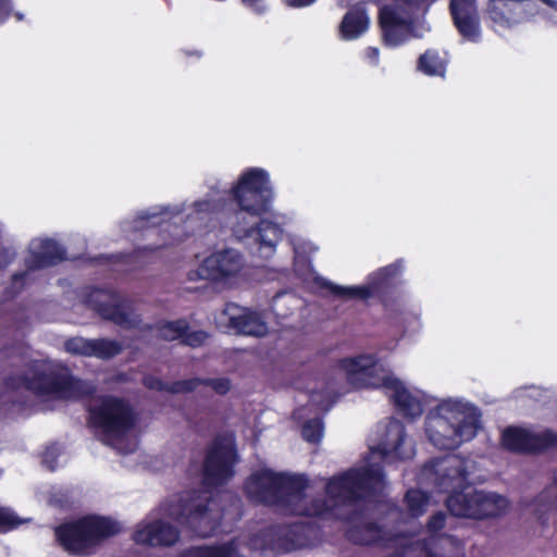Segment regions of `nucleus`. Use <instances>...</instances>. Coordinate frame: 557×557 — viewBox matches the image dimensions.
<instances>
[{
  "label": "nucleus",
  "instance_id": "a211bd4d",
  "mask_svg": "<svg viewBox=\"0 0 557 557\" xmlns=\"http://www.w3.org/2000/svg\"><path fill=\"white\" fill-rule=\"evenodd\" d=\"M65 257L64 249L53 239L49 238H35L29 243L28 256L25 259L26 271L21 274H15L12 277V287L15 288L14 293H10L8 298L14 296L20 292L24 281L29 273L35 270L44 269L58 263Z\"/></svg>",
  "mask_w": 557,
  "mask_h": 557
},
{
  "label": "nucleus",
  "instance_id": "9b49d317",
  "mask_svg": "<svg viewBox=\"0 0 557 557\" xmlns=\"http://www.w3.org/2000/svg\"><path fill=\"white\" fill-rule=\"evenodd\" d=\"M394 4L385 5L380 11V24L384 41L396 47L409 38L420 37L414 26V16L435 0H393Z\"/></svg>",
  "mask_w": 557,
  "mask_h": 557
},
{
  "label": "nucleus",
  "instance_id": "473e14b6",
  "mask_svg": "<svg viewBox=\"0 0 557 557\" xmlns=\"http://www.w3.org/2000/svg\"><path fill=\"white\" fill-rule=\"evenodd\" d=\"M64 348L72 355L91 357L92 339L73 337L64 343Z\"/></svg>",
  "mask_w": 557,
  "mask_h": 557
},
{
  "label": "nucleus",
  "instance_id": "37998d69",
  "mask_svg": "<svg viewBox=\"0 0 557 557\" xmlns=\"http://www.w3.org/2000/svg\"><path fill=\"white\" fill-rule=\"evenodd\" d=\"M140 252H141V250L139 249V250H137L133 256H129V255H120V256H116L115 258H116V259H119V260H120V259H123V260H125L126 262H129V260H131V259L133 260V259H137V258H139Z\"/></svg>",
  "mask_w": 557,
  "mask_h": 557
},
{
  "label": "nucleus",
  "instance_id": "a878e982",
  "mask_svg": "<svg viewBox=\"0 0 557 557\" xmlns=\"http://www.w3.org/2000/svg\"><path fill=\"white\" fill-rule=\"evenodd\" d=\"M521 0H491L488 4V15L494 24L509 27L520 21L517 9L520 8Z\"/></svg>",
  "mask_w": 557,
  "mask_h": 557
},
{
  "label": "nucleus",
  "instance_id": "6ab92c4d",
  "mask_svg": "<svg viewBox=\"0 0 557 557\" xmlns=\"http://www.w3.org/2000/svg\"><path fill=\"white\" fill-rule=\"evenodd\" d=\"M216 323L244 335L260 337L268 333V324L261 312L236 304H227L216 318Z\"/></svg>",
  "mask_w": 557,
  "mask_h": 557
},
{
  "label": "nucleus",
  "instance_id": "ddd939ff",
  "mask_svg": "<svg viewBox=\"0 0 557 557\" xmlns=\"http://www.w3.org/2000/svg\"><path fill=\"white\" fill-rule=\"evenodd\" d=\"M79 297L84 304L97 311L103 319L112 321L116 325L132 329L139 323V318L135 313L132 302L122 299L111 290L85 288L81 292Z\"/></svg>",
  "mask_w": 557,
  "mask_h": 557
},
{
  "label": "nucleus",
  "instance_id": "72a5a7b5",
  "mask_svg": "<svg viewBox=\"0 0 557 557\" xmlns=\"http://www.w3.org/2000/svg\"><path fill=\"white\" fill-rule=\"evenodd\" d=\"M28 519H21L11 508L0 506V532L10 531Z\"/></svg>",
  "mask_w": 557,
  "mask_h": 557
},
{
  "label": "nucleus",
  "instance_id": "f03ea898",
  "mask_svg": "<svg viewBox=\"0 0 557 557\" xmlns=\"http://www.w3.org/2000/svg\"><path fill=\"white\" fill-rule=\"evenodd\" d=\"M239 511V499L231 493L216 497L209 491L175 495L137 525L133 539L137 544L149 546L174 545L180 534L166 519L178 521L198 536H210L218 531H228L222 527V520L234 521Z\"/></svg>",
  "mask_w": 557,
  "mask_h": 557
},
{
  "label": "nucleus",
  "instance_id": "6e6552de",
  "mask_svg": "<svg viewBox=\"0 0 557 557\" xmlns=\"http://www.w3.org/2000/svg\"><path fill=\"white\" fill-rule=\"evenodd\" d=\"M11 385L55 399H75L95 391L92 384L74 379L69 369L46 362H35L26 376Z\"/></svg>",
  "mask_w": 557,
  "mask_h": 557
},
{
  "label": "nucleus",
  "instance_id": "2f4dec72",
  "mask_svg": "<svg viewBox=\"0 0 557 557\" xmlns=\"http://www.w3.org/2000/svg\"><path fill=\"white\" fill-rule=\"evenodd\" d=\"M123 346L120 342L108 338L92 339L91 357L110 359L121 354Z\"/></svg>",
  "mask_w": 557,
  "mask_h": 557
},
{
  "label": "nucleus",
  "instance_id": "bb28decb",
  "mask_svg": "<svg viewBox=\"0 0 557 557\" xmlns=\"http://www.w3.org/2000/svg\"><path fill=\"white\" fill-rule=\"evenodd\" d=\"M369 17L361 8L348 11L339 25V35L345 40H354L367 32Z\"/></svg>",
  "mask_w": 557,
  "mask_h": 557
},
{
  "label": "nucleus",
  "instance_id": "423d86ee",
  "mask_svg": "<svg viewBox=\"0 0 557 557\" xmlns=\"http://www.w3.org/2000/svg\"><path fill=\"white\" fill-rule=\"evenodd\" d=\"M481 426L476 407L459 398L442 399L425 417V434L440 449H454L473 440Z\"/></svg>",
  "mask_w": 557,
  "mask_h": 557
},
{
  "label": "nucleus",
  "instance_id": "f3484780",
  "mask_svg": "<svg viewBox=\"0 0 557 557\" xmlns=\"http://www.w3.org/2000/svg\"><path fill=\"white\" fill-rule=\"evenodd\" d=\"M401 264L393 263L381 268L369 275L366 284L360 286H341L325 278H319L318 282L322 287L327 288L333 295L343 298L368 299L377 295L381 290L389 286L393 278L400 272Z\"/></svg>",
  "mask_w": 557,
  "mask_h": 557
},
{
  "label": "nucleus",
  "instance_id": "393cba45",
  "mask_svg": "<svg viewBox=\"0 0 557 557\" xmlns=\"http://www.w3.org/2000/svg\"><path fill=\"white\" fill-rule=\"evenodd\" d=\"M335 396L333 391H327L325 396H322L320 393L311 394L310 400L317 407V412L313 418L306 420L302 424L301 434L307 442L318 443L322 438L323 423L318 413L326 412L334 403Z\"/></svg>",
  "mask_w": 557,
  "mask_h": 557
},
{
  "label": "nucleus",
  "instance_id": "4468645a",
  "mask_svg": "<svg viewBox=\"0 0 557 557\" xmlns=\"http://www.w3.org/2000/svg\"><path fill=\"white\" fill-rule=\"evenodd\" d=\"M309 532L308 527L298 523L270 527L255 534L248 546L255 550L285 553L307 546Z\"/></svg>",
  "mask_w": 557,
  "mask_h": 557
},
{
  "label": "nucleus",
  "instance_id": "58836bf2",
  "mask_svg": "<svg viewBox=\"0 0 557 557\" xmlns=\"http://www.w3.org/2000/svg\"><path fill=\"white\" fill-rule=\"evenodd\" d=\"M11 11V4L9 0H0V24L3 23Z\"/></svg>",
  "mask_w": 557,
  "mask_h": 557
},
{
  "label": "nucleus",
  "instance_id": "9d476101",
  "mask_svg": "<svg viewBox=\"0 0 557 557\" xmlns=\"http://www.w3.org/2000/svg\"><path fill=\"white\" fill-rule=\"evenodd\" d=\"M121 531V525L109 518L85 517L55 529L60 545L70 554L88 555L103 539Z\"/></svg>",
  "mask_w": 557,
  "mask_h": 557
},
{
  "label": "nucleus",
  "instance_id": "79ce46f5",
  "mask_svg": "<svg viewBox=\"0 0 557 557\" xmlns=\"http://www.w3.org/2000/svg\"><path fill=\"white\" fill-rule=\"evenodd\" d=\"M309 410H310V408H309V407H304V408H299V409H297V410L295 411V413H294L295 419H297V420H299V421H300V420H302V419L305 418V416H306L307 411H309Z\"/></svg>",
  "mask_w": 557,
  "mask_h": 557
},
{
  "label": "nucleus",
  "instance_id": "5701e85b",
  "mask_svg": "<svg viewBox=\"0 0 557 557\" xmlns=\"http://www.w3.org/2000/svg\"><path fill=\"white\" fill-rule=\"evenodd\" d=\"M406 511L401 510L397 506H389L387 509L388 519L393 520L396 528L400 529L401 524H407L410 519L422 516L429 505L430 497L421 490H409L404 498Z\"/></svg>",
  "mask_w": 557,
  "mask_h": 557
},
{
  "label": "nucleus",
  "instance_id": "a19ab883",
  "mask_svg": "<svg viewBox=\"0 0 557 557\" xmlns=\"http://www.w3.org/2000/svg\"><path fill=\"white\" fill-rule=\"evenodd\" d=\"M287 7L304 8L312 4L315 0H283Z\"/></svg>",
  "mask_w": 557,
  "mask_h": 557
},
{
  "label": "nucleus",
  "instance_id": "2eb2a0df",
  "mask_svg": "<svg viewBox=\"0 0 557 557\" xmlns=\"http://www.w3.org/2000/svg\"><path fill=\"white\" fill-rule=\"evenodd\" d=\"M236 460L234 436L228 434L216 438L206 458L203 483L207 486H216L226 482L234 473L233 466Z\"/></svg>",
  "mask_w": 557,
  "mask_h": 557
},
{
  "label": "nucleus",
  "instance_id": "c03bdc74",
  "mask_svg": "<svg viewBox=\"0 0 557 557\" xmlns=\"http://www.w3.org/2000/svg\"><path fill=\"white\" fill-rule=\"evenodd\" d=\"M542 1L557 11V0H542Z\"/></svg>",
  "mask_w": 557,
  "mask_h": 557
},
{
  "label": "nucleus",
  "instance_id": "aec40b11",
  "mask_svg": "<svg viewBox=\"0 0 557 557\" xmlns=\"http://www.w3.org/2000/svg\"><path fill=\"white\" fill-rule=\"evenodd\" d=\"M504 447L518 453H536L557 444V435L548 430L509 426L502 435Z\"/></svg>",
  "mask_w": 557,
  "mask_h": 557
},
{
  "label": "nucleus",
  "instance_id": "1a4fd4ad",
  "mask_svg": "<svg viewBox=\"0 0 557 557\" xmlns=\"http://www.w3.org/2000/svg\"><path fill=\"white\" fill-rule=\"evenodd\" d=\"M446 515H433L426 524L428 536L416 539L404 532V552H396L386 557H466L465 543L456 536L441 533L445 527Z\"/></svg>",
  "mask_w": 557,
  "mask_h": 557
},
{
  "label": "nucleus",
  "instance_id": "0eeeda50",
  "mask_svg": "<svg viewBox=\"0 0 557 557\" xmlns=\"http://www.w3.org/2000/svg\"><path fill=\"white\" fill-rule=\"evenodd\" d=\"M89 420L103 443L122 454H131L137 447L133 433L136 413L122 398L101 396L94 398L89 406Z\"/></svg>",
  "mask_w": 557,
  "mask_h": 557
},
{
  "label": "nucleus",
  "instance_id": "4c0bfd02",
  "mask_svg": "<svg viewBox=\"0 0 557 557\" xmlns=\"http://www.w3.org/2000/svg\"><path fill=\"white\" fill-rule=\"evenodd\" d=\"M207 384L210 385L214 392L221 395L227 393L230 389V381L227 379L211 380L207 382Z\"/></svg>",
  "mask_w": 557,
  "mask_h": 557
},
{
  "label": "nucleus",
  "instance_id": "a18cd8bd",
  "mask_svg": "<svg viewBox=\"0 0 557 557\" xmlns=\"http://www.w3.org/2000/svg\"><path fill=\"white\" fill-rule=\"evenodd\" d=\"M15 16H16V18H17L18 21H22V20H23V14H21V13H16V14H15Z\"/></svg>",
  "mask_w": 557,
  "mask_h": 557
},
{
  "label": "nucleus",
  "instance_id": "7c9ffc66",
  "mask_svg": "<svg viewBox=\"0 0 557 557\" xmlns=\"http://www.w3.org/2000/svg\"><path fill=\"white\" fill-rule=\"evenodd\" d=\"M147 329L152 331L157 337L165 341H175L184 336L188 329V324L184 320L163 322L154 327L147 325Z\"/></svg>",
  "mask_w": 557,
  "mask_h": 557
},
{
  "label": "nucleus",
  "instance_id": "f704fd0d",
  "mask_svg": "<svg viewBox=\"0 0 557 557\" xmlns=\"http://www.w3.org/2000/svg\"><path fill=\"white\" fill-rule=\"evenodd\" d=\"M539 502L544 503L548 508L557 507V476L552 485H549L539 497Z\"/></svg>",
  "mask_w": 557,
  "mask_h": 557
},
{
  "label": "nucleus",
  "instance_id": "c756f323",
  "mask_svg": "<svg viewBox=\"0 0 557 557\" xmlns=\"http://www.w3.org/2000/svg\"><path fill=\"white\" fill-rule=\"evenodd\" d=\"M201 382L199 380H186L175 382L173 384H166L160 379L152 375H147L143 380V384L149 388L159 392H168L172 394L186 393L194 391Z\"/></svg>",
  "mask_w": 557,
  "mask_h": 557
},
{
  "label": "nucleus",
  "instance_id": "39448f33",
  "mask_svg": "<svg viewBox=\"0 0 557 557\" xmlns=\"http://www.w3.org/2000/svg\"><path fill=\"white\" fill-rule=\"evenodd\" d=\"M355 388H382L396 409L408 418L420 417L430 397L420 389L406 386L370 354L344 358L337 364Z\"/></svg>",
  "mask_w": 557,
  "mask_h": 557
},
{
  "label": "nucleus",
  "instance_id": "c85d7f7f",
  "mask_svg": "<svg viewBox=\"0 0 557 557\" xmlns=\"http://www.w3.org/2000/svg\"><path fill=\"white\" fill-rule=\"evenodd\" d=\"M448 59L445 53L430 49L420 55L418 60V70L429 76L444 77L446 73Z\"/></svg>",
  "mask_w": 557,
  "mask_h": 557
},
{
  "label": "nucleus",
  "instance_id": "f257e3e1",
  "mask_svg": "<svg viewBox=\"0 0 557 557\" xmlns=\"http://www.w3.org/2000/svg\"><path fill=\"white\" fill-rule=\"evenodd\" d=\"M308 480L301 474L277 473L269 469L250 475L245 484L247 496L255 503L275 507L289 515L318 516L345 520L349 541L393 548L391 554L404 552V531L396 528L388 512L376 524L367 517L366 508L385 488L381 467L370 465L350 469L331 478L325 485L326 499H310Z\"/></svg>",
  "mask_w": 557,
  "mask_h": 557
},
{
  "label": "nucleus",
  "instance_id": "b1692460",
  "mask_svg": "<svg viewBox=\"0 0 557 557\" xmlns=\"http://www.w3.org/2000/svg\"><path fill=\"white\" fill-rule=\"evenodd\" d=\"M226 191L212 189L206 199L194 202L190 212L187 214L186 223L188 227L195 230L207 225L213 214L224 208Z\"/></svg>",
  "mask_w": 557,
  "mask_h": 557
},
{
  "label": "nucleus",
  "instance_id": "e433bc0d",
  "mask_svg": "<svg viewBox=\"0 0 557 557\" xmlns=\"http://www.w3.org/2000/svg\"><path fill=\"white\" fill-rule=\"evenodd\" d=\"M59 455V448L55 445L49 446L44 455H42V462L46 465V467L49 470L55 469V459Z\"/></svg>",
  "mask_w": 557,
  "mask_h": 557
},
{
  "label": "nucleus",
  "instance_id": "dca6fc26",
  "mask_svg": "<svg viewBox=\"0 0 557 557\" xmlns=\"http://www.w3.org/2000/svg\"><path fill=\"white\" fill-rule=\"evenodd\" d=\"M371 455H379L384 461L409 459L414 454L412 443L407 438L405 428L397 420L380 425L377 441L370 445Z\"/></svg>",
  "mask_w": 557,
  "mask_h": 557
},
{
  "label": "nucleus",
  "instance_id": "4be33fe9",
  "mask_svg": "<svg viewBox=\"0 0 557 557\" xmlns=\"http://www.w3.org/2000/svg\"><path fill=\"white\" fill-rule=\"evenodd\" d=\"M184 211L183 206H175L173 208H164L163 210H159L157 208L149 209L146 212H141L134 219L132 222L131 228L133 231H143L149 226H160L164 225L162 228V233H168L171 235L172 242L182 240V232L178 226H172L169 224V221L176 214H180ZM164 236V234H162Z\"/></svg>",
  "mask_w": 557,
  "mask_h": 557
},
{
  "label": "nucleus",
  "instance_id": "7ed1b4c3",
  "mask_svg": "<svg viewBox=\"0 0 557 557\" xmlns=\"http://www.w3.org/2000/svg\"><path fill=\"white\" fill-rule=\"evenodd\" d=\"M231 194L238 207L230 220L234 236L245 243L251 253L270 259L292 218L281 213L263 218L271 211L274 199L269 173L261 168L244 171Z\"/></svg>",
  "mask_w": 557,
  "mask_h": 557
},
{
  "label": "nucleus",
  "instance_id": "412c9836",
  "mask_svg": "<svg viewBox=\"0 0 557 557\" xmlns=\"http://www.w3.org/2000/svg\"><path fill=\"white\" fill-rule=\"evenodd\" d=\"M450 13L459 35L467 41L481 40V26L475 0H451Z\"/></svg>",
  "mask_w": 557,
  "mask_h": 557
},
{
  "label": "nucleus",
  "instance_id": "c9c22d12",
  "mask_svg": "<svg viewBox=\"0 0 557 557\" xmlns=\"http://www.w3.org/2000/svg\"><path fill=\"white\" fill-rule=\"evenodd\" d=\"M207 338L208 334L202 331H196L191 333L185 332L183 336V343L191 347H197L203 344Z\"/></svg>",
  "mask_w": 557,
  "mask_h": 557
},
{
  "label": "nucleus",
  "instance_id": "20e7f679",
  "mask_svg": "<svg viewBox=\"0 0 557 557\" xmlns=\"http://www.w3.org/2000/svg\"><path fill=\"white\" fill-rule=\"evenodd\" d=\"M473 462L458 455H449L428 463L421 471V481L434 484L440 492H451L446 506L451 515L469 519H486L504 513L508 508L506 497L486 491L463 487Z\"/></svg>",
  "mask_w": 557,
  "mask_h": 557
},
{
  "label": "nucleus",
  "instance_id": "f8f14e48",
  "mask_svg": "<svg viewBox=\"0 0 557 557\" xmlns=\"http://www.w3.org/2000/svg\"><path fill=\"white\" fill-rule=\"evenodd\" d=\"M246 268L240 251L223 248L211 252L197 269L188 272L189 281L206 280L222 287H231L238 282Z\"/></svg>",
  "mask_w": 557,
  "mask_h": 557
},
{
  "label": "nucleus",
  "instance_id": "ea45409f",
  "mask_svg": "<svg viewBox=\"0 0 557 557\" xmlns=\"http://www.w3.org/2000/svg\"><path fill=\"white\" fill-rule=\"evenodd\" d=\"M366 58L371 64H377L379 62V49L374 47H369L366 50Z\"/></svg>",
  "mask_w": 557,
  "mask_h": 557
},
{
  "label": "nucleus",
  "instance_id": "cd10ccee",
  "mask_svg": "<svg viewBox=\"0 0 557 557\" xmlns=\"http://www.w3.org/2000/svg\"><path fill=\"white\" fill-rule=\"evenodd\" d=\"M182 557H244L239 550V541L233 540L215 546H197L183 552Z\"/></svg>",
  "mask_w": 557,
  "mask_h": 557
}]
</instances>
